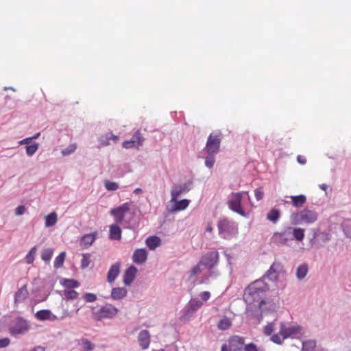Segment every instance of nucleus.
Segmentation results:
<instances>
[{"label":"nucleus","mask_w":351,"mask_h":351,"mask_svg":"<svg viewBox=\"0 0 351 351\" xmlns=\"http://www.w3.org/2000/svg\"><path fill=\"white\" fill-rule=\"evenodd\" d=\"M265 290V287L262 282H254L245 289L243 298L248 304L257 302L259 307L261 308L262 305L265 304L263 298Z\"/></svg>","instance_id":"obj_1"},{"label":"nucleus","mask_w":351,"mask_h":351,"mask_svg":"<svg viewBox=\"0 0 351 351\" xmlns=\"http://www.w3.org/2000/svg\"><path fill=\"white\" fill-rule=\"evenodd\" d=\"M217 228L219 234L225 239H230L238 233L237 226L227 218L219 220Z\"/></svg>","instance_id":"obj_2"},{"label":"nucleus","mask_w":351,"mask_h":351,"mask_svg":"<svg viewBox=\"0 0 351 351\" xmlns=\"http://www.w3.org/2000/svg\"><path fill=\"white\" fill-rule=\"evenodd\" d=\"M318 217L317 213L312 210L304 209L299 213L291 214L290 219L292 224L298 225L302 223H313Z\"/></svg>","instance_id":"obj_3"},{"label":"nucleus","mask_w":351,"mask_h":351,"mask_svg":"<svg viewBox=\"0 0 351 351\" xmlns=\"http://www.w3.org/2000/svg\"><path fill=\"white\" fill-rule=\"evenodd\" d=\"M92 317L96 321H101L104 319H110L118 313V309L112 304H108L101 308L95 311L93 308Z\"/></svg>","instance_id":"obj_4"},{"label":"nucleus","mask_w":351,"mask_h":351,"mask_svg":"<svg viewBox=\"0 0 351 351\" xmlns=\"http://www.w3.org/2000/svg\"><path fill=\"white\" fill-rule=\"evenodd\" d=\"M243 193H247V192L232 193L228 197L227 204L231 210L245 217L246 214L241 206Z\"/></svg>","instance_id":"obj_5"},{"label":"nucleus","mask_w":351,"mask_h":351,"mask_svg":"<svg viewBox=\"0 0 351 351\" xmlns=\"http://www.w3.org/2000/svg\"><path fill=\"white\" fill-rule=\"evenodd\" d=\"M221 133L220 132H212L209 135L205 147L209 155H215L219 152L221 141Z\"/></svg>","instance_id":"obj_6"},{"label":"nucleus","mask_w":351,"mask_h":351,"mask_svg":"<svg viewBox=\"0 0 351 351\" xmlns=\"http://www.w3.org/2000/svg\"><path fill=\"white\" fill-rule=\"evenodd\" d=\"M29 328V326L27 322L21 317H18L11 324L9 332L13 335H17L26 332Z\"/></svg>","instance_id":"obj_7"},{"label":"nucleus","mask_w":351,"mask_h":351,"mask_svg":"<svg viewBox=\"0 0 351 351\" xmlns=\"http://www.w3.org/2000/svg\"><path fill=\"white\" fill-rule=\"evenodd\" d=\"M37 319L40 321H45V320H50V321H55L58 319H62L67 317H71V313L67 311L64 310L62 313V315L58 318L56 315H53L51 311L44 309V310H40L37 311V313L35 315Z\"/></svg>","instance_id":"obj_8"},{"label":"nucleus","mask_w":351,"mask_h":351,"mask_svg":"<svg viewBox=\"0 0 351 351\" xmlns=\"http://www.w3.org/2000/svg\"><path fill=\"white\" fill-rule=\"evenodd\" d=\"M291 233V228H287L282 232H275L271 238V242L278 245H286L292 240Z\"/></svg>","instance_id":"obj_9"},{"label":"nucleus","mask_w":351,"mask_h":351,"mask_svg":"<svg viewBox=\"0 0 351 351\" xmlns=\"http://www.w3.org/2000/svg\"><path fill=\"white\" fill-rule=\"evenodd\" d=\"M144 141L145 138L143 136L140 130H137L130 140L123 142L122 146L125 149H138L143 145Z\"/></svg>","instance_id":"obj_10"},{"label":"nucleus","mask_w":351,"mask_h":351,"mask_svg":"<svg viewBox=\"0 0 351 351\" xmlns=\"http://www.w3.org/2000/svg\"><path fill=\"white\" fill-rule=\"evenodd\" d=\"M130 210V204L129 202L124 203L121 206L110 210V213L114 217L117 223H121L124 218L125 213Z\"/></svg>","instance_id":"obj_11"},{"label":"nucleus","mask_w":351,"mask_h":351,"mask_svg":"<svg viewBox=\"0 0 351 351\" xmlns=\"http://www.w3.org/2000/svg\"><path fill=\"white\" fill-rule=\"evenodd\" d=\"M219 253L217 251H213L204 255L200 260V264L209 269L213 268L218 263Z\"/></svg>","instance_id":"obj_12"},{"label":"nucleus","mask_w":351,"mask_h":351,"mask_svg":"<svg viewBox=\"0 0 351 351\" xmlns=\"http://www.w3.org/2000/svg\"><path fill=\"white\" fill-rule=\"evenodd\" d=\"M230 350L243 351L245 346V338L239 335H234L228 340Z\"/></svg>","instance_id":"obj_13"},{"label":"nucleus","mask_w":351,"mask_h":351,"mask_svg":"<svg viewBox=\"0 0 351 351\" xmlns=\"http://www.w3.org/2000/svg\"><path fill=\"white\" fill-rule=\"evenodd\" d=\"M301 328L298 326H286L285 324L282 323L280 325V334L282 335V339H285L293 335L300 332Z\"/></svg>","instance_id":"obj_14"},{"label":"nucleus","mask_w":351,"mask_h":351,"mask_svg":"<svg viewBox=\"0 0 351 351\" xmlns=\"http://www.w3.org/2000/svg\"><path fill=\"white\" fill-rule=\"evenodd\" d=\"M151 341V335L148 330H143L138 335V342L143 350L149 348Z\"/></svg>","instance_id":"obj_15"},{"label":"nucleus","mask_w":351,"mask_h":351,"mask_svg":"<svg viewBox=\"0 0 351 351\" xmlns=\"http://www.w3.org/2000/svg\"><path fill=\"white\" fill-rule=\"evenodd\" d=\"M189 188L186 184L175 185L171 191V201H175L182 193L189 191Z\"/></svg>","instance_id":"obj_16"},{"label":"nucleus","mask_w":351,"mask_h":351,"mask_svg":"<svg viewBox=\"0 0 351 351\" xmlns=\"http://www.w3.org/2000/svg\"><path fill=\"white\" fill-rule=\"evenodd\" d=\"M147 258V252L145 249H137L132 256V261L136 264L144 263Z\"/></svg>","instance_id":"obj_17"},{"label":"nucleus","mask_w":351,"mask_h":351,"mask_svg":"<svg viewBox=\"0 0 351 351\" xmlns=\"http://www.w3.org/2000/svg\"><path fill=\"white\" fill-rule=\"evenodd\" d=\"M282 270L283 266L281 263H274L267 271L268 278L273 280H276Z\"/></svg>","instance_id":"obj_18"},{"label":"nucleus","mask_w":351,"mask_h":351,"mask_svg":"<svg viewBox=\"0 0 351 351\" xmlns=\"http://www.w3.org/2000/svg\"><path fill=\"white\" fill-rule=\"evenodd\" d=\"M137 273V269L132 265L126 269L123 276V282L125 285H130L134 281L136 274Z\"/></svg>","instance_id":"obj_19"},{"label":"nucleus","mask_w":351,"mask_h":351,"mask_svg":"<svg viewBox=\"0 0 351 351\" xmlns=\"http://www.w3.org/2000/svg\"><path fill=\"white\" fill-rule=\"evenodd\" d=\"M97 236V232H95L90 234H86L84 235L80 240V245L83 248H88L89 246L93 245L95 242Z\"/></svg>","instance_id":"obj_20"},{"label":"nucleus","mask_w":351,"mask_h":351,"mask_svg":"<svg viewBox=\"0 0 351 351\" xmlns=\"http://www.w3.org/2000/svg\"><path fill=\"white\" fill-rule=\"evenodd\" d=\"M29 295V292L27 288V285H23L20 288L14 295V303H20L25 301Z\"/></svg>","instance_id":"obj_21"},{"label":"nucleus","mask_w":351,"mask_h":351,"mask_svg":"<svg viewBox=\"0 0 351 351\" xmlns=\"http://www.w3.org/2000/svg\"><path fill=\"white\" fill-rule=\"evenodd\" d=\"M120 273V263H116L115 264H113L108 272L107 276V280L108 282L111 283L115 280L117 277Z\"/></svg>","instance_id":"obj_22"},{"label":"nucleus","mask_w":351,"mask_h":351,"mask_svg":"<svg viewBox=\"0 0 351 351\" xmlns=\"http://www.w3.org/2000/svg\"><path fill=\"white\" fill-rule=\"evenodd\" d=\"M109 238L111 240H121V230L117 224H112L110 226Z\"/></svg>","instance_id":"obj_23"},{"label":"nucleus","mask_w":351,"mask_h":351,"mask_svg":"<svg viewBox=\"0 0 351 351\" xmlns=\"http://www.w3.org/2000/svg\"><path fill=\"white\" fill-rule=\"evenodd\" d=\"M127 289L123 287L113 288L111 292V298L113 300H121L127 295Z\"/></svg>","instance_id":"obj_24"},{"label":"nucleus","mask_w":351,"mask_h":351,"mask_svg":"<svg viewBox=\"0 0 351 351\" xmlns=\"http://www.w3.org/2000/svg\"><path fill=\"white\" fill-rule=\"evenodd\" d=\"M171 202L173 203V208H172V210L173 211H180V210H185L188 207L189 202H190V201L186 199H184L179 200V201L177 199L175 201H171Z\"/></svg>","instance_id":"obj_25"},{"label":"nucleus","mask_w":351,"mask_h":351,"mask_svg":"<svg viewBox=\"0 0 351 351\" xmlns=\"http://www.w3.org/2000/svg\"><path fill=\"white\" fill-rule=\"evenodd\" d=\"M292 205L296 208L302 207L306 202V197L304 195H300L295 196H290Z\"/></svg>","instance_id":"obj_26"},{"label":"nucleus","mask_w":351,"mask_h":351,"mask_svg":"<svg viewBox=\"0 0 351 351\" xmlns=\"http://www.w3.org/2000/svg\"><path fill=\"white\" fill-rule=\"evenodd\" d=\"M45 227L49 228L54 226L58 221V215L56 213L52 212L50 214L47 215L45 217Z\"/></svg>","instance_id":"obj_27"},{"label":"nucleus","mask_w":351,"mask_h":351,"mask_svg":"<svg viewBox=\"0 0 351 351\" xmlns=\"http://www.w3.org/2000/svg\"><path fill=\"white\" fill-rule=\"evenodd\" d=\"M160 239L156 236L149 237L146 239V244L150 250H154L160 245Z\"/></svg>","instance_id":"obj_28"},{"label":"nucleus","mask_w":351,"mask_h":351,"mask_svg":"<svg viewBox=\"0 0 351 351\" xmlns=\"http://www.w3.org/2000/svg\"><path fill=\"white\" fill-rule=\"evenodd\" d=\"M60 283L63 287L66 288V289L77 288L80 287V282L74 279H62Z\"/></svg>","instance_id":"obj_29"},{"label":"nucleus","mask_w":351,"mask_h":351,"mask_svg":"<svg viewBox=\"0 0 351 351\" xmlns=\"http://www.w3.org/2000/svg\"><path fill=\"white\" fill-rule=\"evenodd\" d=\"M295 239L302 241L304 238V229L300 228H291V233Z\"/></svg>","instance_id":"obj_30"},{"label":"nucleus","mask_w":351,"mask_h":351,"mask_svg":"<svg viewBox=\"0 0 351 351\" xmlns=\"http://www.w3.org/2000/svg\"><path fill=\"white\" fill-rule=\"evenodd\" d=\"M280 211L276 208H272L267 215V219L273 222L276 223L280 218Z\"/></svg>","instance_id":"obj_31"},{"label":"nucleus","mask_w":351,"mask_h":351,"mask_svg":"<svg viewBox=\"0 0 351 351\" xmlns=\"http://www.w3.org/2000/svg\"><path fill=\"white\" fill-rule=\"evenodd\" d=\"M308 272V265L304 263L300 265L297 269L296 276L298 279H303Z\"/></svg>","instance_id":"obj_32"},{"label":"nucleus","mask_w":351,"mask_h":351,"mask_svg":"<svg viewBox=\"0 0 351 351\" xmlns=\"http://www.w3.org/2000/svg\"><path fill=\"white\" fill-rule=\"evenodd\" d=\"M53 254V250L51 248H46L42 251L41 258L45 262H49Z\"/></svg>","instance_id":"obj_33"},{"label":"nucleus","mask_w":351,"mask_h":351,"mask_svg":"<svg viewBox=\"0 0 351 351\" xmlns=\"http://www.w3.org/2000/svg\"><path fill=\"white\" fill-rule=\"evenodd\" d=\"M316 346V342L313 340H308L302 343V351H314Z\"/></svg>","instance_id":"obj_34"},{"label":"nucleus","mask_w":351,"mask_h":351,"mask_svg":"<svg viewBox=\"0 0 351 351\" xmlns=\"http://www.w3.org/2000/svg\"><path fill=\"white\" fill-rule=\"evenodd\" d=\"M63 295L67 300H74V299L77 298L79 294L75 290L70 289H64L63 291Z\"/></svg>","instance_id":"obj_35"},{"label":"nucleus","mask_w":351,"mask_h":351,"mask_svg":"<svg viewBox=\"0 0 351 351\" xmlns=\"http://www.w3.org/2000/svg\"><path fill=\"white\" fill-rule=\"evenodd\" d=\"M66 257L64 252H61L56 258L53 263L54 267L60 268L62 266Z\"/></svg>","instance_id":"obj_36"},{"label":"nucleus","mask_w":351,"mask_h":351,"mask_svg":"<svg viewBox=\"0 0 351 351\" xmlns=\"http://www.w3.org/2000/svg\"><path fill=\"white\" fill-rule=\"evenodd\" d=\"M232 325L230 319L227 317L222 319L218 324V328L221 330H226L228 329Z\"/></svg>","instance_id":"obj_37"},{"label":"nucleus","mask_w":351,"mask_h":351,"mask_svg":"<svg viewBox=\"0 0 351 351\" xmlns=\"http://www.w3.org/2000/svg\"><path fill=\"white\" fill-rule=\"evenodd\" d=\"M36 250L37 248L36 246H34L29 250L28 254L25 256V261L27 264H31L34 262Z\"/></svg>","instance_id":"obj_38"},{"label":"nucleus","mask_w":351,"mask_h":351,"mask_svg":"<svg viewBox=\"0 0 351 351\" xmlns=\"http://www.w3.org/2000/svg\"><path fill=\"white\" fill-rule=\"evenodd\" d=\"M76 149H77V144L76 143H71L66 148L62 149L61 151V154L64 156H69V155L73 154V152H75Z\"/></svg>","instance_id":"obj_39"},{"label":"nucleus","mask_w":351,"mask_h":351,"mask_svg":"<svg viewBox=\"0 0 351 351\" xmlns=\"http://www.w3.org/2000/svg\"><path fill=\"white\" fill-rule=\"evenodd\" d=\"M38 149V143H34L32 145H28L25 147L26 154L29 156L34 155Z\"/></svg>","instance_id":"obj_40"},{"label":"nucleus","mask_w":351,"mask_h":351,"mask_svg":"<svg viewBox=\"0 0 351 351\" xmlns=\"http://www.w3.org/2000/svg\"><path fill=\"white\" fill-rule=\"evenodd\" d=\"M104 186L105 188L110 191H114L119 189V184L117 182L110 180H105Z\"/></svg>","instance_id":"obj_41"},{"label":"nucleus","mask_w":351,"mask_h":351,"mask_svg":"<svg viewBox=\"0 0 351 351\" xmlns=\"http://www.w3.org/2000/svg\"><path fill=\"white\" fill-rule=\"evenodd\" d=\"M202 265V264H200V261L198 263V264L195 266H194L189 271V276L191 278H193L197 275H198L199 274L201 273L202 271V269H201V266Z\"/></svg>","instance_id":"obj_42"},{"label":"nucleus","mask_w":351,"mask_h":351,"mask_svg":"<svg viewBox=\"0 0 351 351\" xmlns=\"http://www.w3.org/2000/svg\"><path fill=\"white\" fill-rule=\"evenodd\" d=\"M274 330V324L269 323L264 328V333L265 335H271L273 331Z\"/></svg>","instance_id":"obj_43"},{"label":"nucleus","mask_w":351,"mask_h":351,"mask_svg":"<svg viewBox=\"0 0 351 351\" xmlns=\"http://www.w3.org/2000/svg\"><path fill=\"white\" fill-rule=\"evenodd\" d=\"M90 254H83L82 256V263H81V266L82 268H85V267H87L89 264H90Z\"/></svg>","instance_id":"obj_44"},{"label":"nucleus","mask_w":351,"mask_h":351,"mask_svg":"<svg viewBox=\"0 0 351 351\" xmlns=\"http://www.w3.org/2000/svg\"><path fill=\"white\" fill-rule=\"evenodd\" d=\"M84 298L87 302H93L97 300V296L94 293H87L84 295Z\"/></svg>","instance_id":"obj_45"},{"label":"nucleus","mask_w":351,"mask_h":351,"mask_svg":"<svg viewBox=\"0 0 351 351\" xmlns=\"http://www.w3.org/2000/svg\"><path fill=\"white\" fill-rule=\"evenodd\" d=\"M244 351H258V349L256 344L254 343H250L245 344L243 350Z\"/></svg>","instance_id":"obj_46"},{"label":"nucleus","mask_w":351,"mask_h":351,"mask_svg":"<svg viewBox=\"0 0 351 351\" xmlns=\"http://www.w3.org/2000/svg\"><path fill=\"white\" fill-rule=\"evenodd\" d=\"M271 340L275 343L281 344L284 339H282V335L279 332L278 334H275L272 335L271 337Z\"/></svg>","instance_id":"obj_47"},{"label":"nucleus","mask_w":351,"mask_h":351,"mask_svg":"<svg viewBox=\"0 0 351 351\" xmlns=\"http://www.w3.org/2000/svg\"><path fill=\"white\" fill-rule=\"evenodd\" d=\"M254 195H255L256 199L258 201L261 200L263 198V196H264V193H263V188L256 189L254 191Z\"/></svg>","instance_id":"obj_48"},{"label":"nucleus","mask_w":351,"mask_h":351,"mask_svg":"<svg viewBox=\"0 0 351 351\" xmlns=\"http://www.w3.org/2000/svg\"><path fill=\"white\" fill-rule=\"evenodd\" d=\"M215 163V158L213 157V155H211L210 156H208L206 158L205 160V165L208 168L213 167V165Z\"/></svg>","instance_id":"obj_49"},{"label":"nucleus","mask_w":351,"mask_h":351,"mask_svg":"<svg viewBox=\"0 0 351 351\" xmlns=\"http://www.w3.org/2000/svg\"><path fill=\"white\" fill-rule=\"evenodd\" d=\"M10 340L9 338L5 337L0 339V348H5L9 346Z\"/></svg>","instance_id":"obj_50"},{"label":"nucleus","mask_w":351,"mask_h":351,"mask_svg":"<svg viewBox=\"0 0 351 351\" xmlns=\"http://www.w3.org/2000/svg\"><path fill=\"white\" fill-rule=\"evenodd\" d=\"M25 211H26L25 207L23 205H21V206H19L15 209V214H16V215H22L25 213Z\"/></svg>","instance_id":"obj_51"},{"label":"nucleus","mask_w":351,"mask_h":351,"mask_svg":"<svg viewBox=\"0 0 351 351\" xmlns=\"http://www.w3.org/2000/svg\"><path fill=\"white\" fill-rule=\"evenodd\" d=\"M200 297L202 298V300L204 301H207L210 299V292L208 291H203L200 293Z\"/></svg>","instance_id":"obj_52"},{"label":"nucleus","mask_w":351,"mask_h":351,"mask_svg":"<svg viewBox=\"0 0 351 351\" xmlns=\"http://www.w3.org/2000/svg\"><path fill=\"white\" fill-rule=\"evenodd\" d=\"M84 344V348L88 350V351H90L93 350V344L88 341V340H85L83 343Z\"/></svg>","instance_id":"obj_53"},{"label":"nucleus","mask_w":351,"mask_h":351,"mask_svg":"<svg viewBox=\"0 0 351 351\" xmlns=\"http://www.w3.org/2000/svg\"><path fill=\"white\" fill-rule=\"evenodd\" d=\"M101 146H108L110 145V142L107 140V136L105 138L101 137L99 140Z\"/></svg>","instance_id":"obj_54"},{"label":"nucleus","mask_w":351,"mask_h":351,"mask_svg":"<svg viewBox=\"0 0 351 351\" xmlns=\"http://www.w3.org/2000/svg\"><path fill=\"white\" fill-rule=\"evenodd\" d=\"M107 140H112L114 143H117L119 140V138L118 136L110 134L109 136H107Z\"/></svg>","instance_id":"obj_55"},{"label":"nucleus","mask_w":351,"mask_h":351,"mask_svg":"<svg viewBox=\"0 0 351 351\" xmlns=\"http://www.w3.org/2000/svg\"><path fill=\"white\" fill-rule=\"evenodd\" d=\"M32 140V138H30V137L26 138L21 140L19 142V144L20 145L27 144L28 145L31 143Z\"/></svg>","instance_id":"obj_56"},{"label":"nucleus","mask_w":351,"mask_h":351,"mask_svg":"<svg viewBox=\"0 0 351 351\" xmlns=\"http://www.w3.org/2000/svg\"><path fill=\"white\" fill-rule=\"evenodd\" d=\"M297 160L299 163L302 165H304L306 162V158L302 156H298L297 157Z\"/></svg>","instance_id":"obj_57"},{"label":"nucleus","mask_w":351,"mask_h":351,"mask_svg":"<svg viewBox=\"0 0 351 351\" xmlns=\"http://www.w3.org/2000/svg\"><path fill=\"white\" fill-rule=\"evenodd\" d=\"M221 351H232V350H230V344L228 343V345H227V344L222 345Z\"/></svg>","instance_id":"obj_58"},{"label":"nucleus","mask_w":351,"mask_h":351,"mask_svg":"<svg viewBox=\"0 0 351 351\" xmlns=\"http://www.w3.org/2000/svg\"><path fill=\"white\" fill-rule=\"evenodd\" d=\"M31 351H45V348L43 346H38L32 349Z\"/></svg>","instance_id":"obj_59"},{"label":"nucleus","mask_w":351,"mask_h":351,"mask_svg":"<svg viewBox=\"0 0 351 351\" xmlns=\"http://www.w3.org/2000/svg\"><path fill=\"white\" fill-rule=\"evenodd\" d=\"M206 231L207 232H211L213 231V228L211 226V224L210 223H208L206 228Z\"/></svg>","instance_id":"obj_60"},{"label":"nucleus","mask_w":351,"mask_h":351,"mask_svg":"<svg viewBox=\"0 0 351 351\" xmlns=\"http://www.w3.org/2000/svg\"><path fill=\"white\" fill-rule=\"evenodd\" d=\"M142 193V190L140 188H137L134 191V193L135 194H140Z\"/></svg>","instance_id":"obj_61"},{"label":"nucleus","mask_w":351,"mask_h":351,"mask_svg":"<svg viewBox=\"0 0 351 351\" xmlns=\"http://www.w3.org/2000/svg\"><path fill=\"white\" fill-rule=\"evenodd\" d=\"M320 189H322L323 191H326L328 186L326 184H322V185L319 186Z\"/></svg>","instance_id":"obj_62"},{"label":"nucleus","mask_w":351,"mask_h":351,"mask_svg":"<svg viewBox=\"0 0 351 351\" xmlns=\"http://www.w3.org/2000/svg\"><path fill=\"white\" fill-rule=\"evenodd\" d=\"M40 136V133H37L34 136H32V139H36L38 138V136Z\"/></svg>","instance_id":"obj_63"},{"label":"nucleus","mask_w":351,"mask_h":351,"mask_svg":"<svg viewBox=\"0 0 351 351\" xmlns=\"http://www.w3.org/2000/svg\"><path fill=\"white\" fill-rule=\"evenodd\" d=\"M202 305L201 302H197V306L200 307Z\"/></svg>","instance_id":"obj_64"}]
</instances>
